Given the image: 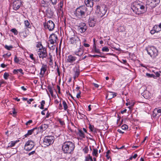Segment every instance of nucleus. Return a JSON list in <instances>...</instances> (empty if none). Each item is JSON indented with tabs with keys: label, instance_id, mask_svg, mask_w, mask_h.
Segmentation results:
<instances>
[{
	"label": "nucleus",
	"instance_id": "obj_1",
	"mask_svg": "<svg viewBox=\"0 0 161 161\" xmlns=\"http://www.w3.org/2000/svg\"><path fill=\"white\" fill-rule=\"evenodd\" d=\"M91 12L88 11V8L85 6H81L77 8L74 12L75 17L83 21L86 20L89 18Z\"/></svg>",
	"mask_w": 161,
	"mask_h": 161
},
{
	"label": "nucleus",
	"instance_id": "obj_2",
	"mask_svg": "<svg viewBox=\"0 0 161 161\" xmlns=\"http://www.w3.org/2000/svg\"><path fill=\"white\" fill-rule=\"evenodd\" d=\"M131 8L133 11L138 14L144 13L147 11V8L142 2L140 1L135 2L134 5L131 7Z\"/></svg>",
	"mask_w": 161,
	"mask_h": 161
},
{
	"label": "nucleus",
	"instance_id": "obj_3",
	"mask_svg": "<svg viewBox=\"0 0 161 161\" xmlns=\"http://www.w3.org/2000/svg\"><path fill=\"white\" fill-rule=\"evenodd\" d=\"M75 148L74 143L70 141L65 142L62 145V150L64 153L71 154L73 152Z\"/></svg>",
	"mask_w": 161,
	"mask_h": 161
},
{
	"label": "nucleus",
	"instance_id": "obj_4",
	"mask_svg": "<svg viewBox=\"0 0 161 161\" xmlns=\"http://www.w3.org/2000/svg\"><path fill=\"white\" fill-rule=\"evenodd\" d=\"M54 141V137L51 136H45L43 139V142L44 145L46 146H48L52 144Z\"/></svg>",
	"mask_w": 161,
	"mask_h": 161
},
{
	"label": "nucleus",
	"instance_id": "obj_5",
	"mask_svg": "<svg viewBox=\"0 0 161 161\" xmlns=\"http://www.w3.org/2000/svg\"><path fill=\"white\" fill-rule=\"evenodd\" d=\"M146 50L147 53L152 58H154L158 55V51L157 49L154 47H149Z\"/></svg>",
	"mask_w": 161,
	"mask_h": 161
},
{
	"label": "nucleus",
	"instance_id": "obj_6",
	"mask_svg": "<svg viewBox=\"0 0 161 161\" xmlns=\"http://www.w3.org/2000/svg\"><path fill=\"white\" fill-rule=\"evenodd\" d=\"M38 55L40 58L43 59L46 58L47 56V54L46 48L43 46L41 48L38 49Z\"/></svg>",
	"mask_w": 161,
	"mask_h": 161
},
{
	"label": "nucleus",
	"instance_id": "obj_7",
	"mask_svg": "<svg viewBox=\"0 0 161 161\" xmlns=\"http://www.w3.org/2000/svg\"><path fill=\"white\" fill-rule=\"evenodd\" d=\"M34 146V142L32 141L29 140L25 144L24 149L27 151H29L33 148Z\"/></svg>",
	"mask_w": 161,
	"mask_h": 161
},
{
	"label": "nucleus",
	"instance_id": "obj_8",
	"mask_svg": "<svg viewBox=\"0 0 161 161\" xmlns=\"http://www.w3.org/2000/svg\"><path fill=\"white\" fill-rule=\"evenodd\" d=\"M107 8L105 5L97 6V12L101 16L104 15L107 12Z\"/></svg>",
	"mask_w": 161,
	"mask_h": 161
},
{
	"label": "nucleus",
	"instance_id": "obj_9",
	"mask_svg": "<svg viewBox=\"0 0 161 161\" xmlns=\"http://www.w3.org/2000/svg\"><path fill=\"white\" fill-rule=\"evenodd\" d=\"M44 27L46 29H47L49 31H53L54 27V24L52 20H49L47 23L43 24Z\"/></svg>",
	"mask_w": 161,
	"mask_h": 161
},
{
	"label": "nucleus",
	"instance_id": "obj_10",
	"mask_svg": "<svg viewBox=\"0 0 161 161\" xmlns=\"http://www.w3.org/2000/svg\"><path fill=\"white\" fill-rule=\"evenodd\" d=\"M21 5L22 3L20 0H16L13 1L11 6L12 7L14 10L16 11L19 8Z\"/></svg>",
	"mask_w": 161,
	"mask_h": 161
},
{
	"label": "nucleus",
	"instance_id": "obj_11",
	"mask_svg": "<svg viewBox=\"0 0 161 161\" xmlns=\"http://www.w3.org/2000/svg\"><path fill=\"white\" fill-rule=\"evenodd\" d=\"M69 42L71 44H77L80 46V42L79 38L77 36L74 35L73 37H70L69 39Z\"/></svg>",
	"mask_w": 161,
	"mask_h": 161
},
{
	"label": "nucleus",
	"instance_id": "obj_12",
	"mask_svg": "<svg viewBox=\"0 0 161 161\" xmlns=\"http://www.w3.org/2000/svg\"><path fill=\"white\" fill-rule=\"evenodd\" d=\"M87 29V26L84 23H81L78 26V29L81 33L85 32Z\"/></svg>",
	"mask_w": 161,
	"mask_h": 161
},
{
	"label": "nucleus",
	"instance_id": "obj_13",
	"mask_svg": "<svg viewBox=\"0 0 161 161\" xmlns=\"http://www.w3.org/2000/svg\"><path fill=\"white\" fill-rule=\"evenodd\" d=\"M57 36L55 34L53 33L49 36V41L51 44L53 45L55 43H57Z\"/></svg>",
	"mask_w": 161,
	"mask_h": 161
},
{
	"label": "nucleus",
	"instance_id": "obj_14",
	"mask_svg": "<svg viewBox=\"0 0 161 161\" xmlns=\"http://www.w3.org/2000/svg\"><path fill=\"white\" fill-rule=\"evenodd\" d=\"M157 4L151 0H148L146 2V8H149L150 9H152L155 7Z\"/></svg>",
	"mask_w": 161,
	"mask_h": 161
},
{
	"label": "nucleus",
	"instance_id": "obj_15",
	"mask_svg": "<svg viewBox=\"0 0 161 161\" xmlns=\"http://www.w3.org/2000/svg\"><path fill=\"white\" fill-rule=\"evenodd\" d=\"M77 58L75 56L70 55L68 56L66 59V62L69 63H73L76 60Z\"/></svg>",
	"mask_w": 161,
	"mask_h": 161
},
{
	"label": "nucleus",
	"instance_id": "obj_16",
	"mask_svg": "<svg viewBox=\"0 0 161 161\" xmlns=\"http://www.w3.org/2000/svg\"><path fill=\"white\" fill-rule=\"evenodd\" d=\"M89 18L88 21L89 25L90 27H93L95 25L96 20L95 19L92 18H90L89 17Z\"/></svg>",
	"mask_w": 161,
	"mask_h": 161
},
{
	"label": "nucleus",
	"instance_id": "obj_17",
	"mask_svg": "<svg viewBox=\"0 0 161 161\" xmlns=\"http://www.w3.org/2000/svg\"><path fill=\"white\" fill-rule=\"evenodd\" d=\"M42 68L41 69V72L40 73V75H42V76H43L47 69V65L44 64H42Z\"/></svg>",
	"mask_w": 161,
	"mask_h": 161
},
{
	"label": "nucleus",
	"instance_id": "obj_18",
	"mask_svg": "<svg viewBox=\"0 0 161 161\" xmlns=\"http://www.w3.org/2000/svg\"><path fill=\"white\" fill-rule=\"evenodd\" d=\"M85 3L86 6L91 8L93 5V2L92 0H85Z\"/></svg>",
	"mask_w": 161,
	"mask_h": 161
},
{
	"label": "nucleus",
	"instance_id": "obj_19",
	"mask_svg": "<svg viewBox=\"0 0 161 161\" xmlns=\"http://www.w3.org/2000/svg\"><path fill=\"white\" fill-rule=\"evenodd\" d=\"M85 161H97V159L94 157L92 158V157L89 154L85 157Z\"/></svg>",
	"mask_w": 161,
	"mask_h": 161
},
{
	"label": "nucleus",
	"instance_id": "obj_20",
	"mask_svg": "<svg viewBox=\"0 0 161 161\" xmlns=\"http://www.w3.org/2000/svg\"><path fill=\"white\" fill-rule=\"evenodd\" d=\"M83 52L84 51L82 48V47H80L78 49V51H75V53L76 55L80 56L83 54Z\"/></svg>",
	"mask_w": 161,
	"mask_h": 161
},
{
	"label": "nucleus",
	"instance_id": "obj_21",
	"mask_svg": "<svg viewBox=\"0 0 161 161\" xmlns=\"http://www.w3.org/2000/svg\"><path fill=\"white\" fill-rule=\"evenodd\" d=\"M142 94L146 99H148L150 96V93L147 91H144L143 93H142Z\"/></svg>",
	"mask_w": 161,
	"mask_h": 161
},
{
	"label": "nucleus",
	"instance_id": "obj_22",
	"mask_svg": "<svg viewBox=\"0 0 161 161\" xmlns=\"http://www.w3.org/2000/svg\"><path fill=\"white\" fill-rule=\"evenodd\" d=\"M92 51L95 53H98L101 54V53L100 52L99 49L96 47V44H93Z\"/></svg>",
	"mask_w": 161,
	"mask_h": 161
},
{
	"label": "nucleus",
	"instance_id": "obj_23",
	"mask_svg": "<svg viewBox=\"0 0 161 161\" xmlns=\"http://www.w3.org/2000/svg\"><path fill=\"white\" fill-rule=\"evenodd\" d=\"M47 88L51 94V96L53 97V90H54V87L53 86H51L50 85H48L47 86Z\"/></svg>",
	"mask_w": 161,
	"mask_h": 161
},
{
	"label": "nucleus",
	"instance_id": "obj_24",
	"mask_svg": "<svg viewBox=\"0 0 161 161\" xmlns=\"http://www.w3.org/2000/svg\"><path fill=\"white\" fill-rule=\"evenodd\" d=\"M37 128L35 127L33 128L31 130H28L27 132V133L24 135V136L25 137H27L28 136L31 135L33 132L34 130L35 129H36Z\"/></svg>",
	"mask_w": 161,
	"mask_h": 161
},
{
	"label": "nucleus",
	"instance_id": "obj_25",
	"mask_svg": "<svg viewBox=\"0 0 161 161\" xmlns=\"http://www.w3.org/2000/svg\"><path fill=\"white\" fill-rule=\"evenodd\" d=\"M79 68V66H78V68L76 67H75L74 69L75 73V75L76 76H78L80 75V69Z\"/></svg>",
	"mask_w": 161,
	"mask_h": 161
},
{
	"label": "nucleus",
	"instance_id": "obj_26",
	"mask_svg": "<svg viewBox=\"0 0 161 161\" xmlns=\"http://www.w3.org/2000/svg\"><path fill=\"white\" fill-rule=\"evenodd\" d=\"M48 127V125L44 124L42 125L38 128L43 131L45 130Z\"/></svg>",
	"mask_w": 161,
	"mask_h": 161
},
{
	"label": "nucleus",
	"instance_id": "obj_27",
	"mask_svg": "<svg viewBox=\"0 0 161 161\" xmlns=\"http://www.w3.org/2000/svg\"><path fill=\"white\" fill-rule=\"evenodd\" d=\"M19 72H20L22 75L24 74V73L23 72V70L21 69H14L13 71V73L15 74H17Z\"/></svg>",
	"mask_w": 161,
	"mask_h": 161
},
{
	"label": "nucleus",
	"instance_id": "obj_28",
	"mask_svg": "<svg viewBox=\"0 0 161 161\" xmlns=\"http://www.w3.org/2000/svg\"><path fill=\"white\" fill-rule=\"evenodd\" d=\"M18 142H19V140L14 141H11V142L8 144V147H11L14 146L15 144L16 143Z\"/></svg>",
	"mask_w": 161,
	"mask_h": 161
},
{
	"label": "nucleus",
	"instance_id": "obj_29",
	"mask_svg": "<svg viewBox=\"0 0 161 161\" xmlns=\"http://www.w3.org/2000/svg\"><path fill=\"white\" fill-rule=\"evenodd\" d=\"M78 131H79L77 134H78L80 137L82 138H85V135L82 131L80 129H78Z\"/></svg>",
	"mask_w": 161,
	"mask_h": 161
},
{
	"label": "nucleus",
	"instance_id": "obj_30",
	"mask_svg": "<svg viewBox=\"0 0 161 161\" xmlns=\"http://www.w3.org/2000/svg\"><path fill=\"white\" fill-rule=\"evenodd\" d=\"M62 104L64 110L65 111L67 110L68 107L66 103L64 100L63 101Z\"/></svg>",
	"mask_w": 161,
	"mask_h": 161
},
{
	"label": "nucleus",
	"instance_id": "obj_31",
	"mask_svg": "<svg viewBox=\"0 0 161 161\" xmlns=\"http://www.w3.org/2000/svg\"><path fill=\"white\" fill-rule=\"evenodd\" d=\"M92 155L93 156L97 157L98 155V150L96 149L93 148Z\"/></svg>",
	"mask_w": 161,
	"mask_h": 161
},
{
	"label": "nucleus",
	"instance_id": "obj_32",
	"mask_svg": "<svg viewBox=\"0 0 161 161\" xmlns=\"http://www.w3.org/2000/svg\"><path fill=\"white\" fill-rule=\"evenodd\" d=\"M24 24L25 26L27 28H30L31 27V25L30 24V23L27 20L25 21Z\"/></svg>",
	"mask_w": 161,
	"mask_h": 161
},
{
	"label": "nucleus",
	"instance_id": "obj_33",
	"mask_svg": "<svg viewBox=\"0 0 161 161\" xmlns=\"http://www.w3.org/2000/svg\"><path fill=\"white\" fill-rule=\"evenodd\" d=\"M153 29H154L155 30V31L156 32H158L160 31L161 29L160 28V27H159L157 25H155L153 27Z\"/></svg>",
	"mask_w": 161,
	"mask_h": 161
},
{
	"label": "nucleus",
	"instance_id": "obj_34",
	"mask_svg": "<svg viewBox=\"0 0 161 161\" xmlns=\"http://www.w3.org/2000/svg\"><path fill=\"white\" fill-rule=\"evenodd\" d=\"M58 6L60 7V9L61 10L63 8V7L64 5V1H61L60 3L58 4Z\"/></svg>",
	"mask_w": 161,
	"mask_h": 161
},
{
	"label": "nucleus",
	"instance_id": "obj_35",
	"mask_svg": "<svg viewBox=\"0 0 161 161\" xmlns=\"http://www.w3.org/2000/svg\"><path fill=\"white\" fill-rule=\"evenodd\" d=\"M45 101L44 100H42L41 103V107H40V108L41 109H43L44 108V104H45ZM38 107H39V106Z\"/></svg>",
	"mask_w": 161,
	"mask_h": 161
},
{
	"label": "nucleus",
	"instance_id": "obj_36",
	"mask_svg": "<svg viewBox=\"0 0 161 161\" xmlns=\"http://www.w3.org/2000/svg\"><path fill=\"white\" fill-rule=\"evenodd\" d=\"M146 76L148 78H152L153 77L154 79H156V77H155V75L153 74H150L148 73H146Z\"/></svg>",
	"mask_w": 161,
	"mask_h": 161
},
{
	"label": "nucleus",
	"instance_id": "obj_37",
	"mask_svg": "<svg viewBox=\"0 0 161 161\" xmlns=\"http://www.w3.org/2000/svg\"><path fill=\"white\" fill-rule=\"evenodd\" d=\"M30 57L33 61V63L34 64H35L36 63L35 58L33 57V54H31L30 55Z\"/></svg>",
	"mask_w": 161,
	"mask_h": 161
},
{
	"label": "nucleus",
	"instance_id": "obj_38",
	"mask_svg": "<svg viewBox=\"0 0 161 161\" xmlns=\"http://www.w3.org/2000/svg\"><path fill=\"white\" fill-rule=\"evenodd\" d=\"M83 151L85 153H88L89 151V149L88 146H86L83 149Z\"/></svg>",
	"mask_w": 161,
	"mask_h": 161
},
{
	"label": "nucleus",
	"instance_id": "obj_39",
	"mask_svg": "<svg viewBox=\"0 0 161 161\" xmlns=\"http://www.w3.org/2000/svg\"><path fill=\"white\" fill-rule=\"evenodd\" d=\"M11 31L13 33L14 35H17L18 33V31L15 28L11 29Z\"/></svg>",
	"mask_w": 161,
	"mask_h": 161
},
{
	"label": "nucleus",
	"instance_id": "obj_40",
	"mask_svg": "<svg viewBox=\"0 0 161 161\" xmlns=\"http://www.w3.org/2000/svg\"><path fill=\"white\" fill-rule=\"evenodd\" d=\"M19 58H18L16 55H15L14 57V62L15 63H17V64H19Z\"/></svg>",
	"mask_w": 161,
	"mask_h": 161
},
{
	"label": "nucleus",
	"instance_id": "obj_41",
	"mask_svg": "<svg viewBox=\"0 0 161 161\" xmlns=\"http://www.w3.org/2000/svg\"><path fill=\"white\" fill-rule=\"evenodd\" d=\"M58 121L59 122L60 124L61 125L63 126L65 125L64 121L60 119H58Z\"/></svg>",
	"mask_w": 161,
	"mask_h": 161
},
{
	"label": "nucleus",
	"instance_id": "obj_42",
	"mask_svg": "<svg viewBox=\"0 0 161 161\" xmlns=\"http://www.w3.org/2000/svg\"><path fill=\"white\" fill-rule=\"evenodd\" d=\"M102 51L103 52H108L109 51V49L106 47H103Z\"/></svg>",
	"mask_w": 161,
	"mask_h": 161
},
{
	"label": "nucleus",
	"instance_id": "obj_43",
	"mask_svg": "<svg viewBox=\"0 0 161 161\" xmlns=\"http://www.w3.org/2000/svg\"><path fill=\"white\" fill-rule=\"evenodd\" d=\"M109 93H110V95H112V96L110 97L109 98V99H112V98L116 96L117 95V93H114L112 92H110Z\"/></svg>",
	"mask_w": 161,
	"mask_h": 161
},
{
	"label": "nucleus",
	"instance_id": "obj_44",
	"mask_svg": "<svg viewBox=\"0 0 161 161\" xmlns=\"http://www.w3.org/2000/svg\"><path fill=\"white\" fill-rule=\"evenodd\" d=\"M4 47L8 50H10L13 47L12 46H8L7 45H5Z\"/></svg>",
	"mask_w": 161,
	"mask_h": 161
},
{
	"label": "nucleus",
	"instance_id": "obj_45",
	"mask_svg": "<svg viewBox=\"0 0 161 161\" xmlns=\"http://www.w3.org/2000/svg\"><path fill=\"white\" fill-rule=\"evenodd\" d=\"M119 30L121 32H124L125 31V29L124 26H120L119 27Z\"/></svg>",
	"mask_w": 161,
	"mask_h": 161
},
{
	"label": "nucleus",
	"instance_id": "obj_46",
	"mask_svg": "<svg viewBox=\"0 0 161 161\" xmlns=\"http://www.w3.org/2000/svg\"><path fill=\"white\" fill-rule=\"evenodd\" d=\"M9 76V75L6 72H5L4 74L3 77L5 80H7L8 79V77Z\"/></svg>",
	"mask_w": 161,
	"mask_h": 161
},
{
	"label": "nucleus",
	"instance_id": "obj_47",
	"mask_svg": "<svg viewBox=\"0 0 161 161\" xmlns=\"http://www.w3.org/2000/svg\"><path fill=\"white\" fill-rule=\"evenodd\" d=\"M89 128L91 131H93V129L94 128V126L93 125L89 124Z\"/></svg>",
	"mask_w": 161,
	"mask_h": 161
},
{
	"label": "nucleus",
	"instance_id": "obj_48",
	"mask_svg": "<svg viewBox=\"0 0 161 161\" xmlns=\"http://www.w3.org/2000/svg\"><path fill=\"white\" fill-rule=\"evenodd\" d=\"M121 128L123 130H126L128 128V126L126 125H124L121 126Z\"/></svg>",
	"mask_w": 161,
	"mask_h": 161
},
{
	"label": "nucleus",
	"instance_id": "obj_49",
	"mask_svg": "<svg viewBox=\"0 0 161 161\" xmlns=\"http://www.w3.org/2000/svg\"><path fill=\"white\" fill-rule=\"evenodd\" d=\"M156 157H159L161 156V151H159L158 152L156 153Z\"/></svg>",
	"mask_w": 161,
	"mask_h": 161
},
{
	"label": "nucleus",
	"instance_id": "obj_50",
	"mask_svg": "<svg viewBox=\"0 0 161 161\" xmlns=\"http://www.w3.org/2000/svg\"><path fill=\"white\" fill-rule=\"evenodd\" d=\"M57 0H50L52 2V4L53 5H56L57 3Z\"/></svg>",
	"mask_w": 161,
	"mask_h": 161
},
{
	"label": "nucleus",
	"instance_id": "obj_51",
	"mask_svg": "<svg viewBox=\"0 0 161 161\" xmlns=\"http://www.w3.org/2000/svg\"><path fill=\"white\" fill-rule=\"evenodd\" d=\"M42 46H43L42 45L41 43L40 42H38L36 46V47H42Z\"/></svg>",
	"mask_w": 161,
	"mask_h": 161
},
{
	"label": "nucleus",
	"instance_id": "obj_52",
	"mask_svg": "<svg viewBox=\"0 0 161 161\" xmlns=\"http://www.w3.org/2000/svg\"><path fill=\"white\" fill-rule=\"evenodd\" d=\"M81 92L80 91H79V92L77 93L76 95V97L77 98H79L80 97V94Z\"/></svg>",
	"mask_w": 161,
	"mask_h": 161
},
{
	"label": "nucleus",
	"instance_id": "obj_53",
	"mask_svg": "<svg viewBox=\"0 0 161 161\" xmlns=\"http://www.w3.org/2000/svg\"><path fill=\"white\" fill-rule=\"evenodd\" d=\"M152 2H154L157 4H158L160 2V0H151Z\"/></svg>",
	"mask_w": 161,
	"mask_h": 161
},
{
	"label": "nucleus",
	"instance_id": "obj_54",
	"mask_svg": "<svg viewBox=\"0 0 161 161\" xmlns=\"http://www.w3.org/2000/svg\"><path fill=\"white\" fill-rule=\"evenodd\" d=\"M32 121L31 120H30L27 121L25 124V125H30V124L32 123Z\"/></svg>",
	"mask_w": 161,
	"mask_h": 161
},
{
	"label": "nucleus",
	"instance_id": "obj_55",
	"mask_svg": "<svg viewBox=\"0 0 161 161\" xmlns=\"http://www.w3.org/2000/svg\"><path fill=\"white\" fill-rule=\"evenodd\" d=\"M35 153V151H33L28 153V155L29 156H30L31 155H33L34 153Z\"/></svg>",
	"mask_w": 161,
	"mask_h": 161
},
{
	"label": "nucleus",
	"instance_id": "obj_56",
	"mask_svg": "<svg viewBox=\"0 0 161 161\" xmlns=\"http://www.w3.org/2000/svg\"><path fill=\"white\" fill-rule=\"evenodd\" d=\"M156 76H155V77H156V79L157 78V77H159L160 76V74L158 72H156L155 73Z\"/></svg>",
	"mask_w": 161,
	"mask_h": 161
},
{
	"label": "nucleus",
	"instance_id": "obj_57",
	"mask_svg": "<svg viewBox=\"0 0 161 161\" xmlns=\"http://www.w3.org/2000/svg\"><path fill=\"white\" fill-rule=\"evenodd\" d=\"M57 73H58V76H60V71H59V68H58V66H57Z\"/></svg>",
	"mask_w": 161,
	"mask_h": 161
},
{
	"label": "nucleus",
	"instance_id": "obj_58",
	"mask_svg": "<svg viewBox=\"0 0 161 161\" xmlns=\"http://www.w3.org/2000/svg\"><path fill=\"white\" fill-rule=\"evenodd\" d=\"M34 99L33 98H31L29 99V100H27V103L28 104H31V102L33 101Z\"/></svg>",
	"mask_w": 161,
	"mask_h": 161
},
{
	"label": "nucleus",
	"instance_id": "obj_59",
	"mask_svg": "<svg viewBox=\"0 0 161 161\" xmlns=\"http://www.w3.org/2000/svg\"><path fill=\"white\" fill-rule=\"evenodd\" d=\"M92 84L96 88H98L99 87L98 85L96 83H93Z\"/></svg>",
	"mask_w": 161,
	"mask_h": 161
},
{
	"label": "nucleus",
	"instance_id": "obj_60",
	"mask_svg": "<svg viewBox=\"0 0 161 161\" xmlns=\"http://www.w3.org/2000/svg\"><path fill=\"white\" fill-rule=\"evenodd\" d=\"M155 32H156L155 31V30L154 29L151 30L150 31V33L152 34H154Z\"/></svg>",
	"mask_w": 161,
	"mask_h": 161
},
{
	"label": "nucleus",
	"instance_id": "obj_61",
	"mask_svg": "<svg viewBox=\"0 0 161 161\" xmlns=\"http://www.w3.org/2000/svg\"><path fill=\"white\" fill-rule=\"evenodd\" d=\"M57 88L58 91V92L60 93V87L58 85H57Z\"/></svg>",
	"mask_w": 161,
	"mask_h": 161
},
{
	"label": "nucleus",
	"instance_id": "obj_62",
	"mask_svg": "<svg viewBox=\"0 0 161 161\" xmlns=\"http://www.w3.org/2000/svg\"><path fill=\"white\" fill-rule=\"evenodd\" d=\"M83 45L86 47H89L90 46V45L87 43H84Z\"/></svg>",
	"mask_w": 161,
	"mask_h": 161
},
{
	"label": "nucleus",
	"instance_id": "obj_63",
	"mask_svg": "<svg viewBox=\"0 0 161 161\" xmlns=\"http://www.w3.org/2000/svg\"><path fill=\"white\" fill-rule=\"evenodd\" d=\"M58 108L60 109L61 110L63 109V107L61 103H60L59 104Z\"/></svg>",
	"mask_w": 161,
	"mask_h": 161
},
{
	"label": "nucleus",
	"instance_id": "obj_64",
	"mask_svg": "<svg viewBox=\"0 0 161 161\" xmlns=\"http://www.w3.org/2000/svg\"><path fill=\"white\" fill-rule=\"evenodd\" d=\"M49 64L50 65H52L53 64V59L50 60V61H49Z\"/></svg>",
	"mask_w": 161,
	"mask_h": 161
}]
</instances>
